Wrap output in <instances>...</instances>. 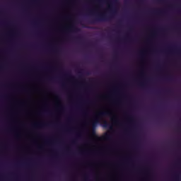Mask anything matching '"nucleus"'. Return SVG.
Segmentation results:
<instances>
[{
    "label": "nucleus",
    "instance_id": "5701e85b",
    "mask_svg": "<svg viewBox=\"0 0 181 181\" xmlns=\"http://www.w3.org/2000/svg\"><path fill=\"white\" fill-rule=\"evenodd\" d=\"M85 178L87 179V175L85 176Z\"/></svg>",
    "mask_w": 181,
    "mask_h": 181
},
{
    "label": "nucleus",
    "instance_id": "2eb2a0df",
    "mask_svg": "<svg viewBox=\"0 0 181 181\" xmlns=\"http://www.w3.org/2000/svg\"><path fill=\"white\" fill-rule=\"evenodd\" d=\"M130 119L133 120L134 117L132 116L130 117Z\"/></svg>",
    "mask_w": 181,
    "mask_h": 181
},
{
    "label": "nucleus",
    "instance_id": "9b49d317",
    "mask_svg": "<svg viewBox=\"0 0 181 181\" xmlns=\"http://www.w3.org/2000/svg\"><path fill=\"white\" fill-rule=\"evenodd\" d=\"M106 139H111V136H110L109 134H106Z\"/></svg>",
    "mask_w": 181,
    "mask_h": 181
},
{
    "label": "nucleus",
    "instance_id": "9d476101",
    "mask_svg": "<svg viewBox=\"0 0 181 181\" xmlns=\"http://www.w3.org/2000/svg\"><path fill=\"white\" fill-rule=\"evenodd\" d=\"M66 76H67V77H70L71 78H74L71 76V74H69V73L66 74Z\"/></svg>",
    "mask_w": 181,
    "mask_h": 181
},
{
    "label": "nucleus",
    "instance_id": "412c9836",
    "mask_svg": "<svg viewBox=\"0 0 181 181\" xmlns=\"http://www.w3.org/2000/svg\"><path fill=\"white\" fill-rule=\"evenodd\" d=\"M114 2L116 3V2H117V0H114Z\"/></svg>",
    "mask_w": 181,
    "mask_h": 181
},
{
    "label": "nucleus",
    "instance_id": "b1692460",
    "mask_svg": "<svg viewBox=\"0 0 181 181\" xmlns=\"http://www.w3.org/2000/svg\"><path fill=\"white\" fill-rule=\"evenodd\" d=\"M113 13H115V11H113Z\"/></svg>",
    "mask_w": 181,
    "mask_h": 181
},
{
    "label": "nucleus",
    "instance_id": "dca6fc26",
    "mask_svg": "<svg viewBox=\"0 0 181 181\" xmlns=\"http://www.w3.org/2000/svg\"><path fill=\"white\" fill-rule=\"evenodd\" d=\"M72 144H76V140H74V141H72Z\"/></svg>",
    "mask_w": 181,
    "mask_h": 181
},
{
    "label": "nucleus",
    "instance_id": "a211bd4d",
    "mask_svg": "<svg viewBox=\"0 0 181 181\" xmlns=\"http://www.w3.org/2000/svg\"><path fill=\"white\" fill-rule=\"evenodd\" d=\"M141 4H144V1H140Z\"/></svg>",
    "mask_w": 181,
    "mask_h": 181
},
{
    "label": "nucleus",
    "instance_id": "f03ea898",
    "mask_svg": "<svg viewBox=\"0 0 181 181\" xmlns=\"http://www.w3.org/2000/svg\"><path fill=\"white\" fill-rule=\"evenodd\" d=\"M112 114H111V112H107V111H105V112H100L97 114V116L98 117H111Z\"/></svg>",
    "mask_w": 181,
    "mask_h": 181
},
{
    "label": "nucleus",
    "instance_id": "aec40b11",
    "mask_svg": "<svg viewBox=\"0 0 181 181\" xmlns=\"http://www.w3.org/2000/svg\"><path fill=\"white\" fill-rule=\"evenodd\" d=\"M4 180V177L3 176H1V180Z\"/></svg>",
    "mask_w": 181,
    "mask_h": 181
},
{
    "label": "nucleus",
    "instance_id": "6e6552de",
    "mask_svg": "<svg viewBox=\"0 0 181 181\" xmlns=\"http://www.w3.org/2000/svg\"><path fill=\"white\" fill-rule=\"evenodd\" d=\"M103 127H104L105 128H108V127H110V124H108V122H107V121H105V122H103Z\"/></svg>",
    "mask_w": 181,
    "mask_h": 181
},
{
    "label": "nucleus",
    "instance_id": "f3484780",
    "mask_svg": "<svg viewBox=\"0 0 181 181\" xmlns=\"http://www.w3.org/2000/svg\"><path fill=\"white\" fill-rule=\"evenodd\" d=\"M77 39H78V40H81V37H78Z\"/></svg>",
    "mask_w": 181,
    "mask_h": 181
},
{
    "label": "nucleus",
    "instance_id": "4be33fe9",
    "mask_svg": "<svg viewBox=\"0 0 181 181\" xmlns=\"http://www.w3.org/2000/svg\"><path fill=\"white\" fill-rule=\"evenodd\" d=\"M40 115H43V112H41Z\"/></svg>",
    "mask_w": 181,
    "mask_h": 181
},
{
    "label": "nucleus",
    "instance_id": "a878e982",
    "mask_svg": "<svg viewBox=\"0 0 181 181\" xmlns=\"http://www.w3.org/2000/svg\"><path fill=\"white\" fill-rule=\"evenodd\" d=\"M78 136H80V134H78Z\"/></svg>",
    "mask_w": 181,
    "mask_h": 181
},
{
    "label": "nucleus",
    "instance_id": "4468645a",
    "mask_svg": "<svg viewBox=\"0 0 181 181\" xmlns=\"http://www.w3.org/2000/svg\"><path fill=\"white\" fill-rule=\"evenodd\" d=\"M79 74H83V70H81V71H79Z\"/></svg>",
    "mask_w": 181,
    "mask_h": 181
},
{
    "label": "nucleus",
    "instance_id": "f8f14e48",
    "mask_svg": "<svg viewBox=\"0 0 181 181\" xmlns=\"http://www.w3.org/2000/svg\"><path fill=\"white\" fill-rule=\"evenodd\" d=\"M167 80H169V81H172L173 80L172 76L167 77Z\"/></svg>",
    "mask_w": 181,
    "mask_h": 181
},
{
    "label": "nucleus",
    "instance_id": "f257e3e1",
    "mask_svg": "<svg viewBox=\"0 0 181 181\" xmlns=\"http://www.w3.org/2000/svg\"><path fill=\"white\" fill-rule=\"evenodd\" d=\"M112 18V15L107 16L105 13L99 14L96 17L90 19V23H95V22H104L105 21H110Z\"/></svg>",
    "mask_w": 181,
    "mask_h": 181
},
{
    "label": "nucleus",
    "instance_id": "423d86ee",
    "mask_svg": "<svg viewBox=\"0 0 181 181\" xmlns=\"http://www.w3.org/2000/svg\"><path fill=\"white\" fill-rule=\"evenodd\" d=\"M153 13H156L157 15H162V14L165 13V11L158 10V11H153Z\"/></svg>",
    "mask_w": 181,
    "mask_h": 181
},
{
    "label": "nucleus",
    "instance_id": "20e7f679",
    "mask_svg": "<svg viewBox=\"0 0 181 181\" xmlns=\"http://www.w3.org/2000/svg\"><path fill=\"white\" fill-rule=\"evenodd\" d=\"M47 125H49V124H33V128H43L45 127H47Z\"/></svg>",
    "mask_w": 181,
    "mask_h": 181
},
{
    "label": "nucleus",
    "instance_id": "1a4fd4ad",
    "mask_svg": "<svg viewBox=\"0 0 181 181\" xmlns=\"http://www.w3.org/2000/svg\"><path fill=\"white\" fill-rule=\"evenodd\" d=\"M175 181H180V175L179 174H176L175 175Z\"/></svg>",
    "mask_w": 181,
    "mask_h": 181
},
{
    "label": "nucleus",
    "instance_id": "39448f33",
    "mask_svg": "<svg viewBox=\"0 0 181 181\" xmlns=\"http://www.w3.org/2000/svg\"><path fill=\"white\" fill-rule=\"evenodd\" d=\"M98 122H99L98 117H96V118L95 119V120L93 122L92 126H93V127H95L96 125L98 124Z\"/></svg>",
    "mask_w": 181,
    "mask_h": 181
},
{
    "label": "nucleus",
    "instance_id": "7ed1b4c3",
    "mask_svg": "<svg viewBox=\"0 0 181 181\" xmlns=\"http://www.w3.org/2000/svg\"><path fill=\"white\" fill-rule=\"evenodd\" d=\"M80 28L76 27L75 25H71V28L68 30L69 32H75V33L80 32Z\"/></svg>",
    "mask_w": 181,
    "mask_h": 181
},
{
    "label": "nucleus",
    "instance_id": "ddd939ff",
    "mask_svg": "<svg viewBox=\"0 0 181 181\" xmlns=\"http://www.w3.org/2000/svg\"><path fill=\"white\" fill-rule=\"evenodd\" d=\"M83 115H87V111H83Z\"/></svg>",
    "mask_w": 181,
    "mask_h": 181
},
{
    "label": "nucleus",
    "instance_id": "6ab92c4d",
    "mask_svg": "<svg viewBox=\"0 0 181 181\" xmlns=\"http://www.w3.org/2000/svg\"><path fill=\"white\" fill-rule=\"evenodd\" d=\"M127 40H129V37H127Z\"/></svg>",
    "mask_w": 181,
    "mask_h": 181
},
{
    "label": "nucleus",
    "instance_id": "393cba45",
    "mask_svg": "<svg viewBox=\"0 0 181 181\" xmlns=\"http://www.w3.org/2000/svg\"><path fill=\"white\" fill-rule=\"evenodd\" d=\"M112 119H114V117H112Z\"/></svg>",
    "mask_w": 181,
    "mask_h": 181
},
{
    "label": "nucleus",
    "instance_id": "0eeeda50",
    "mask_svg": "<svg viewBox=\"0 0 181 181\" xmlns=\"http://www.w3.org/2000/svg\"><path fill=\"white\" fill-rule=\"evenodd\" d=\"M139 87H141V88H145V87H146V83H144V82H141L139 83Z\"/></svg>",
    "mask_w": 181,
    "mask_h": 181
}]
</instances>
